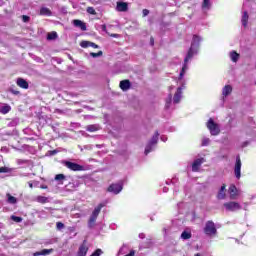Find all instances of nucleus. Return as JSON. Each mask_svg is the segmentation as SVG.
<instances>
[{
    "mask_svg": "<svg viewBox=\"0 0 256 256\" xmlns=\"http://www.w3.org/2000/svg\"><path fill=\"white\" fill-rule=\"evenodd\" d=\"M170 89H173V87L171 86Z\"/></svg>",
    "mask_w": 256,
    "mask_h": 256,
    "instance_id": "56",
    "label": "nucleus"
},
{
    "mask_svg": "<svg viewBox=\"0 0 256 256\" xmlns=\"http://www.w3.org/2000/svg\"><path fill=\"white\" fill-rule=\"evenodd\" d=\"M224 207L226 211H231L232 213H234L235 211H241V204L235 201L225 202Z\"/></svg>",
    "mask_w": 256,
    "mask_h": 256,
    "instance_id": "7",
    "label": "nucleus"
},
{
    "mask_svg": "<svg viewBox=\"0 0 256 256\" xmlns=\"http://www.w3.org/2000/svg\"><path fill=\"white\" fill-rule=\"evenodd\" d=\"M179 77H181V74L179 75ZM178 82L181 83V87L177 88V91L174 94L173 97V103L177 104L181 101V98L183 97V89H185V85H183V76L182 79L178 78Z\"/></svg>",
    "mask_w": 256,
    "mask_h": 256,
    "instance_id": "4",
    "label": "nucleus"
},
{
    "mask_svg": "<svg viewBox=\"0 0 256 256\" xmlns=\"http://www.w3.org/2000/svg\"><path fill=\"white\" fill-rule=\"evenodd\" d=\"M28 185H29L30 189H33V183L32 182H28Z\"/></svg>",
    "mask_w": 256,
    "mask_h": 256,
    "instance_id": "48",
    "label": "nucleus"
},
{
    "mask_svg": "<svg viewBox=\"0 0 256 256\" xmlns=\"http://www.w3.org/2000/svg\"><path fill=\"white\" fill-rule=\"evenodd\" d=\"M139 238L140 239H145V234L144 233L139 234Z\"/></svg>",
    "mask_w": 256,
    "mask_h": 256,
    "instance_id": "44",
    "label": "nucleus"
},
{
    "mask_svg": "<svg viewBox=\"0 0 256 256\" xmlns=\"http://www.w3.org/2000/svg\"><path fill=\"white\" fill-rule=\"evenodd\" d=\"M74 27H79L81 31H87V25L81 20H73Z\"/></svg>",
    "mask_w": 256,
    "mask_h": 256,
    "instance_id": "17",
    "label": "nucleus"
},
{
    "mask_svg": "<svg viewBox=\"0 0 256 256\" xmlns=\"http://www.w3.org/2000/svg\"><path fill=\"white\" fill-rule=\"evenodd\" d=\"M22 19H23V21H24V23H27V21H29V16H23L22 17Z\"/></svg>",
    "mask_w": 256,
    "mask_h": 256,
    "instance_id": "43",
    "label": "nucleus"
},
{
    "mask_svg": "<svg viewBox=\"0 0 256 256\" xmlns=\"http://www.w3.org/2000/svg\"><path fill=\"white\" fill-rule=\"evenodd\" d=\"M40 189H47V186L42 185V186H40Z\"/></svg>",
    "mask_w": 256,
    "mask_h": 256,
    "instance_id": "50",
    "label": "nucleus"
},
{
    "mask_svg": "<svg viewBox=\"0 0 256 256\" xmlns=\"http://www.w3.org/2000/svg\"><path fill=\"white\" fill-rule=\"evenodd\" d=\"M107 191L109 193H113L114 195H119V193L121 191H123V182H118V183H114V184H111Z\"/></svg>",
    "mask_w": 256,
    "mask_h": 256,
    "instance_id": "8",
    "label": "nucleus"
},
{
    "mask_svg": "<svg viewBox=\"0 0 256 256\" xmlns=\"http://www.w3.org/2000/svg\"><path fill=\"white\" fill-rule=\"evenodd\" d=\"M56 229H58V231H61V229H65V224H63L62 222H57Z\"/></svg>",
    "mask_w": 256,
    "mask_h": 256,
    "instance_id": "38",
    "label": "nucleus"
},
{
    "mask_svg": "<svg viewBox=\"0 0 256 256\" xmlns=\"http://www.w3.org/2000/svg\"><path fill=\"white\" fill-rule=\"evenodd\" d=\"M234 173H235L236 179H241V158L239 156L236 157Z\"/></svg>",
    "mask_w": 256,
    "mask_h": 256,
    "instance_id": "11",
    "label": "nucleus"
},
{
    "mask_svg": "<svg viewBox=\"0 0 256 256\" xmlns=\"http://www.w3.org/2000/svg\"><path fill=\"white\" fill-rule=\"evenodd\" d=\"M161 141H163L165 143V141H167V137L161 136Z\"/></svg>",
    "mask_w": 256,
    "mask_h": 256,
    "instance_id": "45",
    "label": "nucleus"
},
{
    "mask_svg": "<svg viewBox=\"0 0 256 256\" xmlns=\"http://www.w3.org/2000/svg\"><path fill=\"white\" fill-rule=\"evenodd\" d=\"M229 57L233 63H237L239 61L240 55L236 51H231L229 53Z\"/></svg>",
    "mask_w": 256,
    "mask_h": 256,
    "instance_id": "23",
    "label": "nucleus"
},
{
    "mask_svg": "<svg viewBox=\"0 0 256 256\" xmlns=\"http://www.w3.org/2000/svg\"><path fill=\"white\" fill-rule=\"evenodd\" d=\"M228 193L230 195V199H237L239 197V190L237 189V186L235 184H231Z\"/></svg>",
    "mask_w": 256,
    "mask_h": 256,
    "instance_id": "12",
    "label": "nucleus"
},
{
    "mask_svg": "<svg viewBox=\"0 0 256 256\" xmlns=\"http://www.w3.org/2000/svg\"><path fill=\"white\" fill-rule=\"evenodd\" d=\"M9 111H11V107L9 106V104L0 105V113H2V115H7Z\"/></svg>",
    "mask_w": 256,
    "mask_h": 256,
    "instance_id": "21",
    "label": "nucleus"
},
{
    "mask_svg": "<svg viewBox=\"0 0 256 256\" xmlns=\"http://www.w3.org/2000/svg\"><path fill=\"white\" fill-rule=\"evenodd\" d=\"M125 248V246H123L122 248H120L118 255H121V253H123V249Z\"/></svg>",
    "mask_w": 256,
    "mask_h": 256,
    "instance_id": "46",
    "label": "nucleus"
},
{
    "mask_svg": "<svg viewBox=\"0 0 256 256\" xmlns=\"http://www.w3.org/2000/svg\"><path fill=\"white\" fill-rule=\"evenodd\" d=\"M48 41H53V39H57V32H50L47 35Z\"/></svg>",
    "mask_w": 256,
    "mask_h": 256,
    "instance_id": "31",
    "label": "nucleus"
},
{
    "mask_svg": "<svg viewBox=\"0 0 256 256\" xmlns=\"http://www.w3.org/2000/svg\"><path fill=\"white\" fill-rule=\"evenodd\" d=\"M99 129H101L99 124H92L86 127V131H89V133H95V131H99Z\"/></svg>",
    "mask_w": 256,
    "mask_h": 256,
    "instance_id": "22",
    "label": "nucleus"
},
{
    "mask_svg": "<svg viewBox=\"0 0 256 256\" xmlns=\"http://www.w3.org/2000/svg\"><path fill=\"white\" fill-rule=\"evenodd\" d=\"M195 256H201V255H199V254H196Z\"/></svg>",
    "mask_w": 256,
    "mask_h": 256,
    "instance_id": "55",
    "label": "nucleus"
},
{
    "mask_svg": "<svg viewBox=\"0 0 256 256\" xmlns=\"http://www.w3.org/2000/svg\"><path fill=\"white\" fill-rule=\"evenodd\" d=\"M65 176L63 174H58L55 176V181H64Z\"/></svg>",
    "mask_w": 256,
    "mask_h": 256,
    "instance_id": "39",
    "label": "nucleus"
},
{
    "mask_svg": "<svg viewBox=\"0 0 256 256\" xmlns=\"http://www.w3.org/2000/svg\"><path fill=\"white\" fill-rule=\"evenodd\" d=\"M142 15H143V17H147V15H149V10L148 9H144L142 11Z\"/></svg>",
    "mask_w": 256,
    "mask_h": 256,
    "instance_id": "41",
    "label": "nucleus"
},
{
    "mask_svg": "<svg viewBox=\"0 0 256 256\" xmlns=\"http://www.w3.org/2000/svg\"><path fill=\"white\" fill-rule=\"evenodd\" d=\"M105 207V204L100 203L92 212V215L90 216L88 226L93 227L95 225V221H97V217H99V213H101V210Z\"/></svg>",
    "mask_w": 256,
    "mask_h": 256,
    "instance_id": "3",
    "label": "nucleus"
},
{
    "mask_svg": "<svg viewBox=\"0 0 256 256\" xmlns=\"http://www.w3.org/2000/svg\"><path fill=\"white\" fill-rule=\"evenodd\" d=\"M116 11L119 13H125L126 11H129V4L127 2L118 1L116 3Z\"/></svg>",
    "mask_w": 256,
    "mask_h": 256,
    "instance_id": "10",
    "label": "nucleus"
},
{
    "mask_svg": "<svg viewBox=\"0 0 256 256\" xmlns=\"http://www.w3.org/2000/svg\"><path fill=\"white\" fill-rule=\"evenodd\" d=\"M211 0H203V3H202V9H210L211 7Z\"/></svg>",
    "mask_w": 256,
    "mask_h": 256,
    "instance_id": "30",
    "label": "nucleus"
},
{
    "mask_svg": "<svg viewBox=\"0 0 256 256\" xmlns=\"http://www.w3.org/2000/svg\"><path fill=\"white\" fill-rule=\"evenodd\" d=\"M6 197H7V203H9L10 205H16L17 199L14 196L8 193L6 194Z\"/></svg>",
    "mask_w": 256,
    "mask_h": 256,
    "instance_id": "25",
    "label": "nucleus"
},
{
    "mask_svg": "<svg viewBox=\"0 0 256 256\" xmlns=\"http://www.w3.org/2000/svg\"><path fill=\"white\" fill-rule=\"evenodd\" d=\"M181 239H184V240L191 239V232L183 231L181 234Z\"/></svg>",
    "mask_w": 256,
    "mask_h": 256,
    "instance_id": "29",
    "label": "nucleus"
},
{
    "mask_svg": "<svg viewBox=\"0 0 256 256\" xmlns=\"http://www.w3.org/2000/svg\"><path fill=\"white\" fill-rule=\"evenodd\" d=\"M17 85L18 87H21V89H29V83H27L23 78L17 79Z\"/></svg>",
    "mask_w": 256,
    "mask_h": 256,
    "instance_id": "19",
    "label": "nucleus"
},
{
    "mask_svg": "<svg viewBox=\"0 0 256 256\" xmlns=\"http://www.w3.org/2000/svg\"><path fill=\"white\" fill-rule=\"evenodd\" d=\"M80 47H82L83 49H87V47H93L94 49H99V45L89 41H82L80 43Z\"/></svg>",
    "mask_w": 256,
    "mask_h": 256,
    "instance_id": "16",
    "label": "nucleus"
},
{
    "mask_svg": "<svg viewBox=\"0 0 256 256\" xmlns=\"http://www.w3.org/2000/svg\"><path fill=\"white\" fill-rule=\"evenodd\" d=\"M171 101H173V96L170 94L166 99V109H169V106L171 105Z\"/></svg>",
    "mask_w": 256,
    "mask_h": 256,
    "instance_id": "33",
    "label": "nucleus"
},
{
    "mask_svg": "<svg viewBox=\"0 0 256 256\" xmlns=\"http://www.w3.org/2000/svg\"><path fill=\"white\" fill-rule=\"evenodd\" d=\"M11 219H12V221H14L15 223H21V221H23V218H22V217L15 216V215H12V216H11Z\"/></svg>",
    "mask_w": 256,
    "mask_h": 256,
    "instance_id": "32",
    "label": "nucleus"
},
{
    "mask_svg": "<svg viewBox=\"0 0 256 256\" xmlns=\"http://www.w3.org/2000/svg\"><path fill=\"white\" fill-rule=\"evenodd\" d=\"M242 25L243 27H247V23L249 21V14H247V12H244L243 13V16H242Z\"/></svg>",
    "mask_w": 256,
    "mask_h": 256,
    "instance_id": "28",
    "label": "nucleus"
},
{
    "mask_svg": "<svg viewBox=\"0 0 256 256\" xmlns=\"http://www.w3.org/2000/svg\"><path fill=\"white\" fill-rule=\"evenodd\" d=\"M165 233L167 232V229L164 228Z\"/></svg>",
    "mask_w": 256,
    "mask_h": 256,
    "instance_id": "54",
    "label": "nucleus"
},
{
    "mask_svg": "<svg viewBox=\"0 0 256 256\" xmlns=\"http://www.w3.org/2000/svg\"><path fill=\"white\" fill-rule=\"evenodd\" d=\"M12 93H14V95H19V91H12Z\"/></svg>",
    "mask_w": 256,
    "mask_h": 256,
    "instance_id": "49",
    "label": "nucleus"
},
{
    "mask_svg": "<svg viewBox=\"0 0 256 256\" xmlns=\"http://www.w3.org/2000/svg\"><path fill=\"white\" fill-rule=\"evenodd\" d=\"M157 141H159V132H155L149 143L147 144L145 148V155H149L151 151H153V147L157 145Z\"/></svg>",
    "mask_w": 256,
    "mask_h": 256,
    "instance_id": "5",
    "label": "nucleus"
},
{
    "mask_svg": "<svg viewBox=\"0 0 256 256\" xmlns=\"http://www.w3.org/2000/svg\"><path fill=\"white\" fill-rule=\"evenodd\" d=\"M155 40L153 38H151V45H154Z\"/></svg>",
    "mask_w": 256,
    "mask_h": 256,
    "instance_id": "51",
    "label": "nucleus"
},
{
    "mask_svg": "<svg viewBox=\"0 0 256 256\" xmlns=\"http://www.w3.org/2000/svg\"><path fill=\"white\" fill-rule=\"evenodd\" d=\"M225 191H226V186L222 185L217 194V199H219V200L225 199V197H227V194L225 193Z\"/></svg>",
    "mask_w": 256,
    "mask_h": 256,
    "instance_id": "20",
    "label": "nucleus"
},
{
    "mask_svg": "<svg viewBox=\"0 0 256 256\" xmlns=\"http://www.w3.org/2000/svg\"><path fill=\"white\" fill-rule=\"evenodd\" d=\"M87 251H89V247L85 244V241L83 242L82 245H80L78 249L77 256H87Z\"/></svg>",
    "mask_w": 256,
    "mask_h": 256,
    "instance_id": "14",
    "label": "nucleus"
},
{
    "mask_svg": "<svg viewBox=\"0 0 256 256\" xmlns=\"http://www.w3.org/2000/svg\"><path fill=\"white\" fill-rule=\"evenodd\" d=\"M36 201L37 203L45 204V203H49V198L45 196H37Z\"/></svg>",
    "mask_w": 256,
    "mask_h": 256,
    "instance_id": "27",
    "label": "nucleus"
},
{
    "mask_svg": "<svg viewBox=\"0 0 256 256\" xmlns=\"http://www.w3.org/2000/svg\"><path fill=\"white\" fill-rule=\"evenodd\" d=\"M12 169L9 167H0V173H11Z\"/></svg>",
    "mask_w": 256,
    "mask_h": 256,
    "instance_id": "36",
    "label": "nucleus"
},
{
    "mask_svg": "<svg viewBox=\"0 0 256 256\" xmlns=\"http://www.w3.org/2000/svg\"><path fill=\"white\" fill-rule=\"evenodd\" d=\"M201 41H203L201 36L193 35L191 46L184 58V64L180 72V79H183V77H185V73H187V71L189 70L190 61L193 59V57H195V55H197V53H199V45Z\"/></svg>",
    "mask_w": 256,
    "mask_h": 256,
    "instance_id": "1",
    "label": "nucleus"
},
{
    "mask_svg": "<svg viewBox=\"0 0 256 256\" xmlns=\"http://www.w3.org/2000/svg\"><path fill=\"white\" fill-rule=\"evenodd\" d=\"M102 31H107V26L106 25H102Z\"/></svg>",
    "mask_w": 256,
    "mask_h": 256,
    "instance_id": "47",
    "label": "nucleus"
},
{
    "mask_svg": "<svg viewBox=\"0 0 256 256\" xmlns=\"http://www.w3.org/2000/svg\"><path fill=\"white\" fill-rule=\"evenodd\" d=\"M233 93V86L232 85H225L222 88V97H229V95Z\"/></svg>",
    "mask_w": 256,
    "mask_h": 256,
    "instance_id": "13",
    "label": "nucleus"
},
{
    "mask_svg": "<svg viewBox=\"0 0 256 256\" xmlns=\"http://www.w3.org/2000/svg\"><path fill=\"white\" fill-rule=\"evenodd\" d=\"M206 127L209 130L210 134L214 137H217L221 133V128L219 127V124L215 123L213 118H210L208 122L206 123Z\"/></svg>",
    "mask_w": 256,
    "mask_h": 256,
    "instance_id": "2",
    "label": "nucleus"
},
{
    "mask_svg": "<svg viewBox=\"0 0 256 256\" xmlns=\"http://www.w3.org/2000/svg\"><path fill=\"white\" fill-rule=\"evenodd\" d=\"M111 37H113L114 39H119V37H121V35L119 34H109Z\"/></svg>",
    "mask_w": 256,
    "mask_h": 256,
    "instance_id": "42",
    "label": "nucleus"
},
{
    "mask_svg": "<svg viewBox=\"0 0 256 256\" xmlns=\"http://www.w3.org/2000/svg\"><path fill=\"white\" fill-rule=\"evenodd\" d=\"M63 165H65L67 169H70V171H83V166L75 162L64 161Z\"/></svg>",
    "mask_w": 256,
    "mask_h": 256,
    "instance_id": "9",
    "label": "nucleus"
},
{
    "mask_svg": "<svg viewBox=\"0 0 256 256\" xmlns=\"http://www.w3.org/2000/svg\"><path fill=\"white\" fill-rule=\"evenodd\" d=\"M243 147H247V142H245V143L243 144Z\"/></svg>",
    "mask_w": 256,
    "mask_h": 256,
    "instance_id": "53",
    "label": "nucleus"
},
{
    "mask_svg": "<svg viewBox=\"0 0 256 256\" xmlns=\"http://www.w3.org/2000/svg\"><path fill=\"white\" fill-rule=\"evenodd\" d=\"M51 14H52L51 10L49 8H47V7H42L40 9V15H44L46 17H51Z\"/></svg>",
    "mask_w": 256,
    "mask_h": 256,
    "instance_id": "24",
    "label": "nucleus"
},
{
    "mask_svg": "<svg viewBox=\"0 0 256 256\" xmlns=\"http://www.w3.org/2000/svg\"><path fill=\"white\" fill-rule=\"evenodd\" d=\"M211 143V139L209 138H203L202 139V146L203 147H207V145H209Z\"/></svg>",
    "mask_w": 256,
    "mask_h": 256,
    "instance_id": "35",
    "label": "nucleus"
},
{
    "mask_svg": "<svg viewBox=\"0 0 256 256\" xmlns=\"http://www.w3.org/2000/svg\"><path fill=\"white\" fill-rule=\"evenodd\" d=\"M103 253L101 249H97L91 256H100Z\"/></svg>",
    "mask_w": 256,
    "mask_h": 256,
    "instance_id": "40",
    "label": "nucleus"
},
{
    "mask_svg": "<svg viewBox=\"0 0 256 256\" xmlns=\"http://www.w3.org/2000/svg\"><path fill=\"white\" fill-rule=\"evenodd\" d=\"M204 233L206 235H217V228L214 221H207L204 227Z\"/></svg>",
    "mask_w": 256,
    "mask_h": 256,
    "instance_id": "6",
    "label": "nucleus"
},
{
    "mask_svg": "<svg viewBox=\"0 0 256 256\" xmlns=\"http://www.w3.org/2000/svg\"><path fill=\"white\" fill-rule=\"evenodd\" d=\"M87 13H89L90 15H97V12L95 11V8H93V7H88Z\"/></svg>",
    "mask_w": 256,
    "mask_h": 256,
    "instance_id": "37",
    "label": "nucleus"
},
{
    "mask_svg": "<svg viewBox=\"0 0 256 256\" xmlns=\"http://www.w3.org/2000/svg\"><path fill=\"white\" fill-rule=\"evenodd\" d=\"M53 253V249H43L42 251L40 252H35L34 253V256H39V255H49Z\"/></svg>",
    "mask_w": 256,
    "mask_h": 256,
    "instance_id": "26",
    "label": "nucleus"
},
{
    "mask_svg": "<svg viewBox=\"0 0 256 256\" xmlns=\"http://www.w3.org/2000/svg\"><path fill=\"white\" fill-rule=\"evenodd\" d=\"M163 191H164V193H167V191H168L167 187H164Z\"/></svg>",
    "mask_w": 256,
    "mask_h": 256,
    "instance_id": "52",
    "label": "nucleus"
},
{
    "mask_svg": "<svg viewBox=\"0 0 256 256\" xmlns=\"http://www.w3.org/2000/svg\"><path fill=\"white\" fill-rule=\"evenodd\" d=\"M120 89H122V91H129V89H131V82L129 80L120 81Z\"/></svg>",
    "mask_w": 256,
    "mask_h": 256,
    "instance_id": "18",
    "label": "nucleus"
},
{
    "mask_svg": "<svg viewBox=\"0 0 256 256\" xmlns=\"http://www.w3.org/2000/svg\"><path fill=\"white\" fill-rule=\"evenodd\" d=\"M103 55V51H99L98 53L91 52L90 57H93L94 59L97 57H101Z\"/></svg>",
    "mask_w": 256,
    "mask_h": 256,
    "instance_id": "34",
    "label": "nucleus"
},
{
    "mask_svg": "<svg viewBox=\"0 0 256 256\" xmlns=\"http://www.w3.org/2000/svg\"><path fill=\"white\" fill-rule=\"evenodd\" d=\"M203 163H204L203 158H198V159H196V160L193 162V164H192V171H194V172L199 171V167H201V165H203Z\"/></svg>",
    "mask_w": 256,
    "mask_h": 256,
    "instance_id": "15",
    "label": "nucleus"
}]
</instances>
